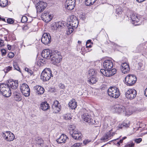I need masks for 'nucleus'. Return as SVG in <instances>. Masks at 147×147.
Returning a JSON list of instances; mask_svg holds the SVG:
<instances>
[{"mask_svg": "<svg viewBox=\"0 0 147 147\" xmlns=\"http://www.w3.org/2000/svg\"><path fill=\"white\" fill-rule=\"evenodd\" d=\"M59 105L60 104L59 103V102L57 100H55L54 101L52 105Z\"/></svg>", "mask_w": 147, "mask_h": 147, "instance_id": "603ef678", "label": "nucleus"}, {"mask_svg": "<svg viewBox=\"0 0 147 147\" xmlns=\"http://www.w3.org/2000/svg\"><path fill=\"white\" fill-rule=\"evenodd\" d=\"M144 48V44H140L137 46L136 49L134 50L133 51L135 53L141 52L143 50Z\"/></svg>", "mask_w": 147, "mask_h": 147, "instance_id": "cd10ccee", "label": "nucleus"}, {"mask_svg": "<svg viewBox=\"0 0 147 147\" xmlns=\"http://www.w3.org/2000/svg\"><path fill=\"white\" fill-rule=\"evenodd\" d=\"M13 66L15 69L17 71H20V69L18 65V63H17L15 62H13Z\"/></svg>", "mask_w": 147, "mask_h": 147, "instance_id": "4c0bfd02", "label": "nucleus"}, {"mask_svg": "<svg viewBox=\"0 0 147 147\" xmlns=\"http://www.w3.org/2000/svg\"><path fill=\"white\" fill-rule=\"evenodd\" d=\"M124 147H129V145L127 144L125 145Z\"/></svg>", "mask_w": 147, "mask_h": 147, "instance_id": "0e129e2a", "label": "nucleus"}, {"mask_svg": "<svg viewBox=\"0 0 147 147\" xmlns=\"http://www.w3.org/2000/svg\"><path fill=\"white\" fill-rule=\"evenodd\" d=\"M47 3L45 2L40 1L36 5L37 12L40 13L42 12L46 8Z\"/></svg>", "mask_w": 147, "mask_h": 147, "instance_id": "ddd939ff", "label": "nucleus"}, {"mask_svg": "<svg viewBox=\"0 0 147 147\" xmlns=\"http://www.w3.org/2000/svg\"><path fill=\"white\" fill-rule=\"evenodd\" d=\"M52 108L54 113H59L61 110V107L60 105H52Z\"/></svg>", "mask_w": 147, "mask_h": 147, "instance_id": "2f4dec72", "label": "nucleus"}, {"mask_svg": "<svg viewBox=\"0 0 147 147\" xmlns=\"http://www.w3.org/2000/svg\"><path fill=\"white\" fill-rule=\"evenodd\" d=\"M12 68V67L9 66L6 67V69H5V70H6V72H8Z\"/></svg>", "mask_w": 147, "mask_h": 147, "instance_id": "864d4df0", "label": "nucleus"}, {"mask_svg": "<svg viewBox=\"0 0 147 147\" xmlns=\"http://www.w3.org/2000/svg\"><path fill=\"white\" fill-rule=\"evenodd\" d=\"M130 124V121L127 120L124 122L122 123L119 124V127L121 129L127 128L129 127Z\"/></svg>", "mask_w": 147, "mask_h": 147, "instance_id": "c756f323", "label": "nucleus"}, {"mask_svg": "<svg viewBox=\"0 0 147 147\" xmlns=\"http://www.w3.org/2000/svg\"><path fill=\"white\" fill-rule=\"evenodd\" d=\"M144 94L147 97V88L145 90Z\"/></svg>", "mask_w": 147, "mask_h": 147, "instance_id": "052dcab7", "label": "nucleus"}, {"mask_svg": "<svg viewBox=\"0 0 147 147\" xmlns=\"http://www.w3.org/2000/svg\"><path fill=\"white\" fill-rule=\"evenodd\" d=\"M137 92L136 90L133 89H130L126 92V97L128 99L132 100L136 98Z\"/></svg>", "mask_w": 147, "mask_h": 147, "instance_id": "1a4fd4ad", "label": "nucleus"}, {"mask_svg": "<svg viewBox=\"0 0 147 147\" xmlns=\"http://www.w3.org/2000/svg\"><path fill=\"white\" fill-rule=\"evenodd\" d=\"M34 90L36 93L38 95L43 94L45 91L44 88L40 86H36L34 87Z\"/></svg>", "mask_w": 147, "mask_h": 147, "instance_id": "5701e85b", "label": "nucleus"}, {"mask_svg": "<svg viewBox=\"0 0 147 147\" xmlns=\"http://www.w3.org/2000/svg\"><path fill=\"white\" fill-rule=\"evenodd\" d=\"M67 139H68V137L64 134H61L60 137L56 140L57 142L59 144L65 143Z\"/></svg>", "mask_w": 147, "mask_h": 147, "instance_id": "412c9836", "label": "nucleus"}, {"mask_svg": "<svg viewBox=\"0 0 147 147\" xmlns=\"http://www.w3.org/2000/svg\"><path fill=\"white\" fill-rule=\"evenodd\" d=\"M58 86L59 88L62 89H64L65 88V85L61 83H60L59 84Z\"/></svg>", "mask_w": 147, "mask_h": 147, "instance_id": "8fccbe9b", "label": "nucleus"}, {"mask_svg": "<svg viewBox=\"0 0 147 147\" xmlns=\"http://www.w3.org/2000/svg\"><path fill=\"white\" fill-rule=\"evenodd\" d=\"M28 21V18L26 16H23L21 19V21L23 23L26 22Z\"/></svg>", "mask_w": 147, "mask_h": 147, "instance_id": "a19ab883", "label": "nucleus"}, {"mask_svg": "<svg viewBox=\"0 0 147 147\" xmlns=\"http://www.w3.org/2000/svg\"><path fill=\"white\" fill-rule=\"evenodd\" d=\"M130 18L133 22L132 23L136 25H137L136 23H138L140 20L139 17L138 16L137 14L136 13H133L131 15Z\"/></svg>", "mask_w": 147, "mask_h": 147, "instance_id": "b1692460", "label": "nucleus"}, {"mask_svg": "<svg viewBox=\"0 0 147 147\" xmlns=\"http://www.w3.org/2000/svg\"><path fill=\"white\" fill-rule=\"evenodd\" d=\"M8 86L13 89H16L18 86V80L14 81L9 80L8 81Z\"/></svg>", "mask_w": 147, "mask_h": 147, "instance_id": "aec40b11", "label": "nucleus"}, {"mask_svg": "<svg viewBox=\"0 0 147 147\" xmlns=\"http://www.w3.org/2000/svg\"><path fill=\"white\" fill-rule=\"evenodd\" d=\"M69 129L70 134L74 138L75 140H78L81 139V134L78 131L74 125H70Z\"/></svg>", "mask_w": 147, "mask_h": 147, "instance_id": "f03ea898", "label": "nucleus"}, {"mask_svg": "<svg viewBox=\"0 0 147 147\" xmlns=\"http://www.w3.org/2000/svg\"><path fill=\"white\" fill-rule=\"evenodd\" d=\"M4 45V41L2 40H0V47Z\"/></svg>", "mask_w": 147, "mask_h": 147, "instance_id": "5fc2aeb1", "label": "nucleus"}, {"mask_svg": "<svg viewBox=\"0 0 147 147\" xmlns=\"http://www.w3.org/2000/svg\"><path fill=\"white\" fill-rule=\"evenodd\" d=\"M14 56V54L12 52L9 53L8 55V57L10 58H12Z\"/></svg>", "mask_w": 147, "mask_h": 147, "instance_id": "09e8293b", "label": "nucleus"}, {"mask_svg": "<svg viewBox=\"0 0 147 147\" xmlns=\"http://www.w3.org/2000/svg\"><path fill=\"white\" fill-rule=\"evenodd\" d=\"M75 0H67L65 3V7L69 10H71L75 7Z\"/></svg>", "mask_w": 147, "mask_h": 147, "instance_id": "f3484780", "label": "nucleus"}, {"mask_svg": "<svg viewBox=\"0 0 147 147\" xmlns=\"http://www.w3.org/2000/svg\"><path fill=\"white\" fill-rule=\"evenodd\" d=\"M52 71L49 68H46L42 72L41 74V78L44 81L49 80L53 76Z\"/></svg>", "mask_w": 147, "mask_h": 147, "instance_id": "39448f33", "label": "nucleus"}, {"mask_svg": "<svg viewBox=\"0 0 147 147\" xmlns=\"http://www.w3.org/2000/svg\"><path fill=\"white\" fill-rule=\"evenodd\" d=\"M20 90L22 94L26 97L29 96L30 94V89L28 86L26 84H22L20 87Z\"/></svg>", "mask_w": 147, "mask_h": 147, "instance_id": "f8f14e48", "label": "nucleus"}, {"mask_svg": "<svg viewBox=\"0 0 147 147\" xmlns=\"http://www.w3.org/2000/svg\"><path fill=\"white\" fill-rule=\"evenodd\" d=\"M115 111L118 113H121L125 116H129L132 114L131 111L126 109L122 105L117 104L114 107Z\"/></svg>", "mask_w": 147, "mask_h": 147, "instance_id": "f257e3e1", "label": "nucleus"}, {"mask_svg": "<svg viewBox=\"0 0 147 147\" xmlns=\"http://www.w3.org/2000/svg\"><path fill=\"white\" fill-rule=\"evenodd\" d=\"M43 141L41 139H38V140L36 141V144L37 145H40V146H42L43 145Z\"/></svg>", "mask_w": 147, "mask_h": 147, "instance_id": "58836bf2", "label": "nucleus"}, {"mask_svg": "<svg viewBox=\"0 0 147 147\" xmlns=\"http://www.w3.org/2000/svg\"><path fill=\"white\" fill-rule=\"evenodd\" d=\"M91 40H88L86 42V44H91Z\"/></svg>", "mask_w": 147, "mask_h": 147, "instance_id": "bf43d9fd", "label": "nucleus"}, {"mask_svg": "<svg viewBox=\"0 0 147 147\" xmlns=\"http://www.w3.org/2000/svg\"><path fill=\"white\" fill-rule=\"evenodd\" d=\"M7 47L8 50H10L11 49V45H7Z\"/></svg>", "mask_w": 147, "mask_h": 147, "instance_id": "13d9d810", "label": "nucleus"}, {"mask_svg": "<svg viewBox=\"0 0 147 147\" xmlns=\"http://www.w3.org/2000/svg\"><path fill=\"white\" fill-rule=\"evenodd\" d=\"M53 52L51 53V51L48 49H45L43 50L41 53L42 57L47 59H50L52 57V54Z\"/></svg>", "mask_w": 147, "mask_h": 147, "instance_id": "a211bd4d", "label": "nucleus"}, {"mask_svg": "<svg viewBox=\"0 0 147 147\" xmlns=\"http://www.w3.org/2000/svg\"><path fill=\"white\" fill-rule=\"evenodd\" d=\"M121 70L122 73L124 74L128 73L130 70L129 65L126 63H122L121 65Z\"/></svg>", "mask_w": 147, "mask_h": 147, "instance_id": "4be33fe9", "label": "nucleus"}, {"mask_svg": "<svg viewBox=\"0 0 147 147\" xmlns=\"http://www.w3.org/2000/svg\"><path fill=\"white\" fill-rule=\"evenodd\" d=\"M112 129H111L102 138V139L103 140H106L111 137L113 136L115 134L114 132H112Z\"/></svg>", "mask_w": 147, "mask_h": 147, "instance_id": "bb28decb", "label": "nucleus"}, {"mask_svg": "<svg viewBox=\"0 0 147 147\" xmlns=\"http://www.w3.org/2000/svg\"><path fill=\"white\" fill-rule=\"evenodd\" d=\"M137 78L135 76L129 74L125 78V83L127 86H132L136 82Z\"/></svg>", "mask_w": 147, "mask_h": 147, "instance_id": "423d86ee", "label": "nucleus"}, {"mask_svg": "<svg viewBox=\"0 0 147 147\" xmlns=\"http://www.w3.org/2000/svg\"><path fill=\"white\" fill-rule=\"evenodd\" d=\"M81 41H78V43H81Z\"/></svg>", "mask_w": 147, "mask_h": 147, "instance_id": "774afa93", "label": "nucleus"}, {"mask_svg": "<svg viewBox=\"0 0 147 147\" xmlns=\"http://www.w3.org/2000/svg\"><path fill=\"white\" fill-rule=\"evenodd\" d=\"M82 144L80 143H77L74 144L71 147H79Z\"/></svg>", "mask_w": 147, "mask_h": 147, "instance_id": "79ce46f5", "label": "nucleus"}, {"mask_svg": "<svg viewBox=\"0 0 147 147\" xmlns=\"http://www.w3.org/2000/svg\"><path fill=\"white\" fill-rule=\"evenodd\" d=\"M64 118L67 120H69L71 119V115L69 114H66L64 115Z\"/></svg>", "mask_w": 147, "mask_h": 147, "instance_id": "e433bc0d", "label": "nucleus"}, {"mask_svg": "<svg viewBox=\"0 0 147 147\" xmlns=\"http://www.w3.org/2000/svg\"><path fill=\"white\" fill-rule=\"evenodd\" d=\"M88 74L90 76L88 82L90 84H93L95 83L97 81V79L96 77V73L93 69H90L89 71Z\"/></svg>", "mask_w": 147, "mask_h": 147, "instance_id": "6e6552de", "label": "nucleus"}, {"mask_svg": "<svg viewBox=\"0 0 147 147\" xmlns=\"http://www.w3.org/2000/svg\"><path fill=\"white\" fill-rule=\"evenodd\" d=\"M86 47L87 48L89 47L91 48V44H87L86 45Z\"/></svg>", "mask_w": 147, "mask_h": 147, "instance_id": "4d7b16f0", "label": "nucleus"}, {"mask_svg": "<svg viewBox=\"0 0 147 147\" xmlns=\"http://www.w3.org/2000/svg\"><path fill=\"white\" fill-rule=\"evenodd\" d=\"M25 70L26 71H27L30 75H32L33 74V71L31 70L28 68H26Z\"/></svg>", "mask_w": 147, "mask_h": 147, "instance_id": "de8ad7c7", "label": "nucleus"}, {"mask_svg": "<svg viewBox=\"0 0 147 147\" xmlns=\"http://www.w3.org/2000/svg\"><path fill=\"white\" fill-rule=\"evenodd\" d=\"M69 106L72 109H74L77 107L76 102L75 101V100H71L69 103Z\"/></svg>", "mask_w": 147, "mask_h": 147, "instance_id": "473e14b6", "label": "nucleus"}, {"mask_svg": "<svg viewBox=\"0 0 147 147\" xmlns=\"http://www.w3.org/2000/svg\"><path fill=\"white\" fill-rule=\"evenodd\" d=\"M7 0H0V6L2 7L6 6L8 4Z\"/></svg>", "mask_w": 147, "mask_h": 147, "instance_id": "72a5a7b5", "label": "nucleus"}, {"mask_svg": "<svg viewBox=\"0 0 147 147\" xmlns=\"http://www.w3.org/2000/svg\"><path fill=\"white\" fill-rule=\"evenodd\" d=\"M36 64L37 65L40 66L44 64V63L41 61V60L40 59L37 61Z\"/></svg>", "mask_w": 147, "mask_h": 147, "instance_id": "c03bdc74", "label": "nucleus"}, {"mask_svg": "<svg viewBox=\"0 0 147 147\" xmlns=\"http://www.w3.org/2000/svg\"><path fill=\"white\" fill-rule=\"evenodd\" d=\"M51 37L49 33H45L42 36L41 41L42 43L45 45L49 44L51 41Z\"/></svg>", "mask_w": 147, "mask_h": 147, "instance_id": "4468645a", "label": "nucleus"}, {"mask_svg": "<svg viewBox=\"0 0 147 147\" xmlns=\"http://www.w3.org/2000/svg\"><path fill=\"white\" fill-rule=\"evenodd\" d=\"M101 73L103 75L107 77H110L114 75L116 72V70L115 69H111L108 71H106L105 69H100Z\"/></svg>", "mask_w": 147, "mask_h": 147, "instance_id": "dca6fc26", "label": "nucleus"}, {"mask_svg": "<svg viewBox=\"0 0 147 147\" xmlns=\"http://www.w3.org/2000/svg\"><path fill=\"white\" fill-rule=\"evenodd\" d=\"M0 91L1 94L6 97H9L11 94L10 87L7 84H2L0 85Z\"/></svg>", "mask_w": 147, "mask_h": 147, "instance_id": "7ed1b4c3", "label": "nucleus"}, {"mask_svg": "<svg viewBox=\"0 0 147 147\" xmlns=\"http://www.w3.org/2000/svg\"><path fill=\"white\" fill-rule=\"evenodd\" d=\"M128 144L129 145V147H134V143H133V142H130L128 143Z\"/></svg>", "mask_w": 147, "mask_h": 147, "instance_id": "3c124183", "label": "nucleus"}, {"mask_svg": "<svg viewBox=\"0 0 147 147\" xmlns=\"http://www.w3.org/2000/svg\"><path fill=\"white\" fill-rule=\"evenodd\" d=\"M117 7L116 9V13L117 14H120L121 13L122 10L121 7L118 5L117 6Z\"/></svg>", "mask_w": 147, "mask_h": 147, "instance_id": "c9c22d12", "label": "nucleus"}, {"mask_svg": "<svg viewBox=\"0 0 147 147\" xmlns=\"http://www.w3.org/2000/svg\"><path fill=\"white\" fill-rule=\"evenodd\" d=\"M7 22L9 24H13L14 22V20L12 18H9L7 19Z\"/></svg>", "mask_w": 147, "mask_h": 147, "instance_id": "37998d69", "label": "nucleus"}, {"mask_svg": "<svg viewBox=\"0 0 147 147\" xmlns=\"http://www.w3.org/2000/svg\"><path fill=\"white\" fill-rule=\"evenodd\" d=\"M123 139H121V140H120L119 142H117V144L118 145H119L121 143H122L123 142Z\"/></svg>", "mask_w": 147, "mask_h": 147, "instance_id": "6e6d98bb", "label": "nucleus"}, {"mask_svg": "<svg viewBox=\"0 0 147 147\" xmlns=\"http://www.w3.org/2000/svg\"><path fill=\"white\" fill-rule=\"evenodd\" d=\"M2 135L4 140L7 142L13 141L15 138L14 134L10 131H6L3 132Z\"/></svg>", "mask_w": 147, "mask_h": 147, "instance_id": "9d476101", "label": "nucleus"}, {"mask_svg": "<svg viewBox=\"0 0 147 147\" xmlns=\"http://www.w3.org/2000/svg\"><path fill=\"white\" fill-rule=\"evenodd\" d=\"M41 18L43 21L46 23H48L51 20L52 16L50 13L47 12L42 13Z\"/></svg>", "mask_w": 147, "mask_h": 147, "instance_id": "6ab92c4d", "label": "nucleus"}, {"mask_svg": "<svg viewBox=\"0 0 147 147\" xmlns=\"http://www.w3.org/2000/svg\"><path fill=\"white\" fill-rule=\"evenodd\" d=\"M146 0H136V1L139 3H141L144 1H145Z\"/></svg>", "mask_w": 147, "mask_h": 147, "instance_id": "680f3d73", "label": "nucleus"}, {"mask_svg": "<svg viewBox=\"0 0 147 147\" xmlns=\"http://www.w3.org/2000/svg\"><path fill=\"white\" fill-rule=\"evenodd\" d=\"M140 127H139V128ZM139 128H135V130H136V131H137V130H138L139 129Z\"/></svg>", "mask_w": 147, "mask_h": 147, "instance_id": "69168bd1", "label": "nucleus"}, {"mask_svg": "<svg viewBox=\"0 0 147 147\" xmlns=\"http://www.w3.org/2000/svg\"><path fill=\"white\" fill-rule=\"evenodd\" d=\"M1 52L2 56H3L5 55L6 53L5 50L4 49H2L1 50Z\"/></svg>", "mask_w": 147, "mask_h": 147, "instance_id": "49530a36", "label": "nucleus"}, {"mask_svg": "<svg viewBox=\"0 0 147 147\" xmlns=\"http://www.w3.org/2000/svg\"><path fill=\"white\" fill-rule=\"evenodd\" d=\"M64 23L62 22H59L56 23L53 25V27L56 30H59V28H63L64 26Z\"/></svg>", "mask_w": 147, "mask_h": 147, "instance_id": "7c9ffc66", "label": "nucleus"}, {"mask_svg": "<svg viewBox=\"0 0 147 147\" xmlns=\"http://www.w3.org/2000/svg\"><path fill=\"white\" fill-rule=\"evenodd\" d=\"M40 108L44 111H46L49 108V104L47 102H45L41 103Z\"/></svg>", "mask_w": 147, "mask_h": 147, "instance_id": "c85d7f7f", "label": "nucleus"}, {"mask_svg": "<svg viewBox=\"0 0 147 147\" xmlns=\"http://www.w3.org/2000/svg\"><path fill=\"white\" fill-rule=\"evenodd\" d=\"M96 0H86L85 4L87 6H90L93 4Z\"/></svg>", "mask_w": 147, "mask_h": 147, "instance_id": "f704fd0d", "label": "nucleus"}, {"mask_svg": "<svg viewBox=\"0 0 147 147\" xmlns=\"http://www.w3.org/2000/svg\"><path fill=\"white\" fill-rule=\"evenodd\" d=\"M82 120L90 125H93L95 123V120L92 119L90 115H89L88 113H84L82 115Z\"/></svg>", "mask_w": 147, "mask_h": 147, "instance_id": "9b49d317", "label": "nucleus"}, {"mask_svg": "<svg viewBox=\"0 0 147 147\" xmlns=\"http://www.w3.org/2000/svg\"><path fill=\"white\" fill-rule=\"evenodd\" d=\"M134 141L137 143H140L142 141V139L141 138L135 139Z\"/></svg>", "mask_w": 147, "mask_h": 147, "instance_id": "a18cd8bd", "label": "nucleus"}, {"mask_svg": "<svg viewBox=\"0 0 147 147\" xmlns=\"http://www.w3.org/2000/svg\"><path fill=\"white\" fill-rule=\"evenodd\" d=\"M67 26L68 27L67 31L69 32V34H71L73 32L74 28L71 26H70L69 25H67Z\"/></svg>", "mask_w": 147, "mask_h": 147, "instance_id": "ea45409f", "label": "nucleus"}, {"mask_svg": "<svg viewBox=\"0 0 147 147\" xmlns=\"http://www.w3.org/2000/svg\"><path fill=\"white\" fill-rule=\"evenodd\" d=\"M13 95L15 100L16 101H20L22 99L21 94L20 93L16 91L13 92Z\"/></svg>", "mask_w": 147, "mask_h": 147, "instance_id": "a878e982", "label": "nucleus"}, {"mask_svg": "<svg viewBox=\"0 0 147 147\" xmlns=\"http://www.w3.org/2000/svg\"><path fill=\"white\" fill-rule=\"evenodd\" d=\"M103 65L106 71H108L112 69L113 64L112 61L110 60H106L103 63Z\"/></svg>", "mask_w": 147, "mask_h": 147, "instance_id": "2eb2a0df", "label": "nucleus"}, {"mask_svg": "<svg viewBox=\"0 0 147 147\" xmlns=\"http://www.w3.org/2000/svg\"><path fill=\"white\" fill-rule=\"evenodd\" d=\"M68 25H69L70 26L73 27L74 28H76L78 26V22L76 18L73 19L71 21L68 23Z\"/></svg>", "mask_w": 147, "mask_h": 147, "instance_id": "393cba45", "label": "nucleus"}, {"mask_svg": "<svg viewBox=\"0 0 147 147\" xmlns=\"http://www.w3.org/2000/svg\"><path fill=\"white\" fill-rule=\"evenodd\" d=\"M108 95L114 98H118L120 95L119 89L115 87H110L108 90Z\"/></svg>", "mask_w": 147, "mask_h": 147, "instance_id": "20e7f679", "label": "nucleus"}, {"mask_svg": "<svg viewBox=\"0 0 147 147\" xmlns=\"http://www.w3.org/2000/svg\"><path fill=\"white\" fill-rule=\"evenodd\" d=\"M1 20L4 22H6L5 20V18H2L1 17H0V20Z\"/></svg>", "mask_w": 147, "mask_h": 147, "instance_id": "e2e57ef3", "label": "nucleus"}, {"mask_svg": "<svg viewBox=\"0 0 147 147\" xmlns=\"http://www.w3.org/2000/svg\"><path fill=\"white\" fill-rule=\"evenodd\" d=\"M51 62L54 64L59 63L61 61L62 57L60 55V53L58 51L53 52L52 54V57L50 58Z\"/></svg>", "mask_w": 147, "mask_h": 147, "instance_id": "0eeeda50", "label": "nucleus"}, {"mask_svg": "<svg viewBox=\"0 0 147 147\" xmlns=\"http://www.w3.org/2000/svg\"><path fill=\"white\" fill-rule=\"evenodd\" d=\"M126 137H123V139H123L124 140V139H126Z\"/></svg>", "mask_w": 147, "mask_h": 147, "instance_id": "338daca9", "label": "nucleus"}]
</instances>
